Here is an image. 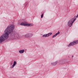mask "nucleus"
<instances>
[{"instance_id":"1","label":"nucleus","mask_w":78,"mask_h":78,"mask_svg":"<svg viewBox=\"0 0 78 78\" xmlns=\"http://www.w3.org/2000/svg\"><path fill=\"white\" fill-rule=\"evenodd\" d=\"M14 28L15 26L13 24L9 25L7 27L4 31L5 34L0 37V43L5 40L8 39L9 36H10V38L12 40L19 39V36L16 37V32H13Z\"/></svg>"},{"instance_id":"2","label":"nucleus","mask_w":78,"mask_h":78,"mask_svg":"<svg viewBox=\"0 0 78 78\" xmlns=\"http://www.w3.org/2000/svg\"><path fill=\"white\" fill-rule=\"evenodd\" d=\"M78 44V40H76L74 41L73 42H71L69 44L67 45V46L69 47H71V46H73V45H75L76 44Z\"/></svg>"},{"instance_id":"3","label":"nucleus","mask_w":78,"mask_h":78,"mask_svg":"<svg viewBox=\"0 0 78 78\" xmlns=\"http://www.w3.org/2000/svg\"><path fill=\"white\" fill-rule=\"evenodd\" d=\"M73 19H74V18H71L67 23V25L69 27H71L73 25Z\"/></svg>"},{"instance_id":"4","label":"nucleus","mask_w":78,"mask_h":78,"mask_svg":"<svg viewBox=\"0 0 78 78\" xmlns=\"http://www.w3.org/2000/svg\"><path fill=\"white\" fill-rule=\"evenodd\" d=\"M33 34H28L26 35H24L22 36L23 37H31Z\"/></svg>"},{"instance_id":"5","label":"nucleus","mask_w":78,"mask_h":78,"mask_svg":"<svg viewBox=\"0 0 78 78\" xmlns=\"http://www.w3.org/2000/svg\"><path fill=\"white\" fill-rule=\"evenodd\" d=\"M16 65H17V62L16 61H14L13 65L11 67V69L13 67H14V66Z\"/></svg>"},{"instance_id":"6","label":"nucleus","mask_w":78,"mask_h":78,"mask_svg":"<svg viewBox=\"0 0 78 78\" xmlns=\"http://www.w3.org/2000/svg\"><path fill=\"white\" fill-rule=\"evenodd\" d=\"M60 34V32L58 31L57 33L53 36L52 38H54V37H56V36H57V35H58V34Z\"/></svg>"},{"instance_id":"7","label":"nucleus","mask_w":78,"mask_h":78,"mask_svg":"<svg viewBox=\"0 0 78 78\" xmlns=\"http://www.w3.org/2000/svg\"><path fill=\"white\" fill-rule=\"evenodd\" d=\"M26 25L27 27H33L34 24L33 23H29L26 24Z\"/></svg>"},{"instance_id":"8","label":"nucleus","mask_w":78,"mask_h":78,"mask_svg":"<svg viewBox=\"0 0 78 78\" xmlns=\"http://www.w3.org/2000/svg\"><path fill=\"white\" fill-rule=\"evenodd\" d=\"M27 23H25L23 22H22L21 23H20V25L22 26H27Z\"/></svg>"},{"instance_id":"9","label":"nucleus","mask_w":78,"mask_h":78,"mask_svg":"<svg viewBox=\"0 0 78 78\" xmlns=\"http://www.w3.org/2000/svg\"><path fill=\"white\" fill-rule=\"evenodd\" d=\"M57 63H58V61H57L55 62L51 63V64L52 66H56L57 64Z\"/></svg>"},{"instance_id":"10","label":"nucleus","mask_w":78,"mask_h":78,"mask_svg":"<svg viewBox=\"0 0 78 78\" xmlns=\"http://www.w3.org/2000/svg\"><path fill=\"white\" fill-rule=\"evenodd\" d=\"M24 51H25L24 49L22 50H20L19 51V53H24Z\"/></svg>"},{"instance_id":"11","label":"nucleus","mask_w":78,"mask_h":78,"mask_svg":"<svg viewBox=\"0 0 78 78\" xmlns=\"http://www.w3.org/2000/svg\"><path fill=\"white\" fill-rule=\"evenodd\" d=\"M76 16H74V18L73 20V23H74V22H75V20H76Z\"/></svg>"},{"instance_id":"12","label":"nucleus","mask_w":78,"mask_h":78,"mask_svg":"<svg viewBox=\"0 0 78 78\" xmlns=\"http://www.w3.org/2000/svg\"><path fill=\"white\" fill-rule=\"evenodd\" d=\"M47 34L48 37V36H51V35H52V34H53L52 33H50Z\"/></svg>"},{"instance_id":"13","label":"nucleus","mask_w":78,"mask_h":78,"mask_svg":"<svg viewBox=\"0 0 78 78\" xmlns=\"http://www.w3.org/2000/svg\"><path fill=\"white\" fill-rule=\"evenodd\" d=\"M43 37H48V36L47 35V34H44L42 36Z\"/></svg>"},{"instance_id":"14","label":"nucleus","mask_w":78,"mask_h":78,"mask_svg":"<svg viewBox=\"0 0 78 78\" xmlns=\"http://www.w3.org/2000/svg\"><path fill=\"white\" fill-rule=\"evenodd\" d=\"M64 60H61V62L62 63H64Z\"/></svg>"},{"instance_id":"15","label":"nucleus","mask_w":78,"mask_h":78,"mask_svg":"<svg viewBox=\"0 0 78 78\" xmlns=\"http://www.w3.org/2000/svg\"><path fill=\"white\" fill-rule=\"evenodd\" d=\"M43 14H42V15L41 16V18H42V17H43Z\"/></svg>"},{"instance_id":"16","label":"nucleus","mask_w":78,"mask_h":78,"mask_svg":"<svg viewBox=\"0 0 78 78\" xmlns=\"http://www.w3.org/2000/svg\"><path fill=\"white\" fill-rule=\"evenodd\" d=\"M27 5H28V2H26V5H25V6H27Z\"/></svg>"},{"instance_id":"17","label":"nucleus","mask_w":78,"mask_h":78,"mask_svg":"<svg viewBox=\"0 0 78 78\" xmlns=\"http://www.w3.org/2000/svg\"><path fill=\"white\" fill-rule=\"evenodd\" d=\"M11 65H12V63H11Z\"/></svg>"},{"instance_id":"18","label":"nucleus","mask_w":78,"mask_h":78,"mask_svg":"<svg viewBox=\"0 0 78 78\" xmlns=\"http://www.w3.org/2000/svg\"><path fill=\"white\" fill-rule=\"evenodd\" d=\"M72 58H73V56H72Z\"/></svg>"}]
</instances>
